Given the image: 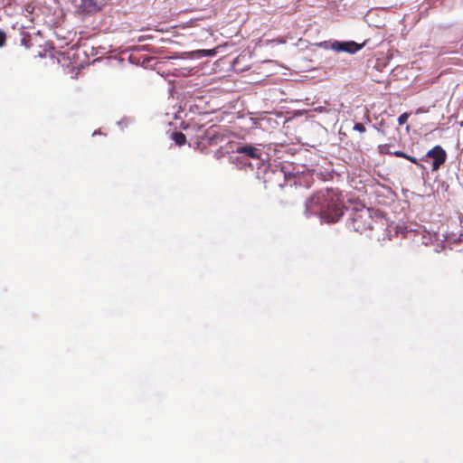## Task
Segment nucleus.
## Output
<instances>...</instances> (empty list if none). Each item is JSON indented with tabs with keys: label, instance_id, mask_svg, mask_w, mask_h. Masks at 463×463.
Listing matches in <instances>:
<instances>
[{
	"label": "nucleus",
	"instance_id": "obj_9",
	"mask_svg": "<svg viewBox=\"0 0 463 463\" xmlns=\"http://www.w3.org/2000/svg\"><path fill=\"white\" fill-rule=\"evenodd\" d=\"M408 118H409V114L408 113H402V115L399 116L398 118V123L399 125H403L406 123V121L408 120Z\"/></svg>",
	"mask_w": 463,
	"mask_h": 463
},
{
	"label": "nucleus",
	"instance_id": "obj_13",
	"mask_svg": "<svg viewBox=\"0 0 463 463\" xmlns=\"http://www.w3.org/2000/svg\"><path fill=\"white\" fill-rule=\"evenodd\" d=\"M406 159H408L409 161H411V163H414L416 165H419V162H418V159L414 156H409L407 155L406 156Z\"/></svg>",
	"mask_w": 463,
	"mask_h": 463
},
{
	"label": "nucleus",
	"instance_id": "obj_16",
	"mask_svg": "<svg viewBox=\"0 0 463 463\" xmlns=\"http://www.w3.org/2000/svg\"><path fill=\"white\" fill-rule=\"evenodd\" d=\"M38 56L43 57V53L41 52H38Z\"/></svg>",
	"mask_w": 463,
	"mask_h": 463
},
{
	"label": "nucleus",
	"instance_id": "obj_2",
	"mask_svg": "<svg viewBox=\"0 0 463 463\" xmlns=\"http://www.w3.org/2000/svg\"><path fill=\"white\" fill-rule=\"evenodd\" d=\"M373 224V219L372 218L370 209L363 207L353 214L350 228L362 233L365 231L372 230Z\"/></svg>",
	"mask_w": 463,
	"mask_h": 463
},
{
	"label": "nucleus",
	"instance_id": "obj_6",
	"mask_svg": "<svg viewBox=\"0 0 463 463\" xmlns=\"http://www.w3.org/2000/svg\"><path fill=\"white\" fill-rule=\"evenodd\" d=\"M236 152L239 154L245 155L250 158L260 157L259 150L256 147L252 146L251 145L239 146L236 148Z\"/></svg>",
	"mask_w": 463,
	"mask_h": 463
},
{
	"label": "nucleus",
	"instance_id": "obj_3",
	"mask_svg": "<svg viewBox=\"0 0 463 463\" xmlns=\"http://www.w3.org/2000/svg\"><path fill=\"white\" fill-rule=\"evenodd\" d=\"M447 155L445 150L440 146H435L433 148L429 150L424 157L425 158H432V170H438L441 165L445 163Z\"/></svg>",
	"mask_w": 463,
	"mask_h": 463
},
{
	"label": "nucleus",
	"instance_id": "obj_7",
	"mask_svg": "<svg viewBox=\"0 0 463 463\" xmlns=\"http://www.w3.org/2000/svg\"><path fill=\"white\" fill-rule=\"evenodd\" d=\"M206 137L209 138L211 145L217 144L220 139V136L214 127H212L206 131Z\"/></svg>",
	"mask_w": 463,
	"mask_h": 463
},
{
	"label": "nucleus",
	"instance_id": "obj_15",
	"mask_svg": "<svg viewBox=\"0 0 463 463\" xmlns=\"http://www.w3.org/2000/svg\"><path fill=\"white\" fill-rule=\"evenodd\" d=\"M386 146H387V145L380 146H379L380 151H381L382 153H384V152H385V150H384V149L386 148Z\"/></svg>",
	"mask_w": 463,
	"mask_h": 463
},
{
	"label": "nucleus",
	"instance_id": "obj_11",
	"mask_svg": "<svg viewBox=\"0 0 463 463\" xmlns=\"http://www.w3.org/2000/svg\"><path fill=\"white\" fill-rule=\"evenodd\" d=\"M6 42V34L5 33L0 29V47H3Z\"/></svg>",
	"mask_w": 463,
	"mask_h": 463
},
{
	"label": "nucleus",
	"instance_id": "obj_5",
	"mask_svg": "<svg viewBox=\"0 0 463 463\" xmlns=\"http://www.w3.org/2000/svg\"><path fill=\"white\" fill-rule=\"evenodd\" d=\"M106 2L107 0H81L80 8L86 14H93L99 11Z\"/></svg>",
	"mask_w": 463,
	"mask_h": 463
},
{
	"label": "nucleus",
	"instance_id": "obj_10",
	"mask_svg": "<svg viewBox=\"0 0 463 463\" xmlns=\"http://www.w3.org/2000/svg\"><path fill=\"white\" fill-rule=\"evenodd\" d=\"M354 130L364 133L365 132V127L362 123H355L354 126Z\"/></svg>",
	"mask_w": 463,
	"mask_h": 463
},
{
	"label": "nucleus",
	"instance_id": "obj_14",
	"mask_svg": "<svg viewBox=\"0 0 463 463\" xmlns=\"http://www.w3.org/2000/svg\"><path fill=\"white\" fill-rule=\"evenodd\" d=\"M28 40L26 39V36L23 37L21 40L22 44L27 46Z\"/></svg>",
	"mask_w": 463,
	"mask_h": 463
},
{
	"label": "nucleus",
	"instance_id": "obj_12",
	"mask_svg": "<svg viewBox=\"0 0 463 463\" xmlns=\"http://www.w3.org/2000/svg\"><path fill=\"white\" fill-rule=\"evenodd\" d=\"M391 154L395 156H397V157L406 158V156H407V154H405L404 152L400 151V150L395 151V152H392Z\"/></svg>",
	"mask_w": 463,
	"mask_h": 463
},
{
	"label": "nucleus",
	"instance_id": "obj_17",
	"mask_svg": "<svg viewBox=\"0 0 463 463\" xmlns=\"http://www.w3.org/2000/svg\"><path fill=\"white\" fill-rule=\"evenodd\" d=\"M377 131H379V132L383 134V131H382L380 128H377Z\"/></svg>",
	"mask_w": 463,
	"mask_h": 463
},
{
	"label": "nucleus",
	"instance_id": "obj_1",
	"mask_svg": "<svg viewBox=\"0 0 463 463\" xmlns=\"http://www.w3.org/2000/svg\"><path fill=\"white\" fill-rule=\"evenodd\" d=\"M305 213L317 215L327 223L338 222L344 213L339 192L333 189L317 192L307 200Z\"/></svg>",
	"mask_w": 463,
	"mask_h": 463
},
{
	"label": "nucleus",
	"instance_id": "obj_8",
	"mask_svg": "<svg viewBox=\"0 0 463 463\" xmlns=\"http://www.w3.org/2000/svg\"><path fill=\"white\" fill-rule=\"evenodd\" d=\"M172 138L178 146L184 145L186 141L185 135L183 134L182 132H174L172 134Z\"/></svg>",
	"mask_w": 463,
	"mask_h": 463
},
{
	"label": "nucleus",
	"instance_id": "obj_4",
	"mask_svg": "<svg viewBox=\"0 0 463 463\" xmlns=\"http://www.w3.org/2000/svg\"><path fill=\"white\" fill-rule=\"evenodd\" d=\"M363 45L356 43L355 42H338L335 41L331 44L332 50L335 52H345L348 53H355L362 49Z\"/></svg>",
	"mask_w": 463,
	"mask_h": 463
}]
</instances>
